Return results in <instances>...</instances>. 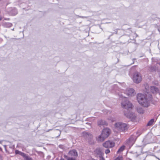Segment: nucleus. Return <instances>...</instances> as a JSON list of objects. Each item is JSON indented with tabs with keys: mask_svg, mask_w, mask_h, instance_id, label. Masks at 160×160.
Here are the masks:
<instances>
[{
	"mask_svg": "<svg viewBox=\"0 0 160 160\" xmlns=\"http://www.w3.org/2000/svg\"><path fill=\"white\" fill-rule=\"evenodd\" d=\"M137 98L140 104L143 107H147L149 106L148 101L144 95L139 93L137 95Z\"/></svg>",
	"mask_w": 160,
	"mask_h": 160,
	"instance_id": "nucleus-1",
	"label": "nucleus"
},
{
	"mask_svg": "<svg viewBox=\"0 0 160 160\" xmlns=\"http://www.w3.org/2000/svg\"><path fill=\"white\" fill-rule=\"evenodd\" d=\"M111 132L110 130L108 128L104 129L101 134L97 138V140L99 142H102L108 137Z\"/></svg>",
	"mask_w": 160,
	"mask_h": 160,
	"instance_id": "nucleus-2",
	"label": "nucleus"
},
{
	"mask_svg": "<svg viewBox=\"0 0 160 160\" xmlns=\"http://www.w3.org/2000/svg\"><path fill=\"white\" fill-rule=\"evenodd\" d=\"M128 127L127 124L122 122H117L114 125V130L115 131H124L128 129Z\"/></svg>",
	"mask_w": 160,
	"mask_h": 160,
	"instance_id": "nucleus-3",
	"label": "nucleus"
},
{
	"mask_svg": "<svg viewBox=\"0 0 160 160\" xmlns=\"http://www.w3.org/2000/svg\"><path fill=\"white\" fill-rule=\"evenodd\" d=\"M132 79L134 82L136 83H138L141 81L142 78L139 73L136 72L134 74Z\"/></svg>",
	"mask_w": 160,
	"mask_h": 160,
	"instance_id": "nucleus-4",
	"label": "nucleus"
},
{
	"mask_svg": "<svg viewBox=\"0 0 160 160\" xmlns=\"http://www.w3.org/2000/svg\"><path fill=\"white\" fill-rule=\"evenodd\" d=\"M121 105L123 108L126 109L131 108L132 105L129 101L125 99L121 103Z\"/></svg>",
	"mask_w": 160,
	"mask_h": 160,
	"instance_id": "nucleus-5",
	"label": "nucleus"
},
{
	"mask_svg": "<svg viewBox=\"0 0 160 160\" xmlns=\"http://www.w3.org/2000/svg\"><path fill=\"white\" fill-rule=\"evenodd\" d=\"M115 145L114 142L111 141H108L105 142L103 144V146L105 148H112Z\"/></svg>",
	"mask_w": 160,
	"mask_h": 160,
	"instance_id": "nucleus-6",
	"label": "nucleus"
},
{
	"mask_svg": "<svg viewBox=\"0 0 160 160\" xmlns=\"http://www.w3.org/2000/svg\"><path fill=\"white\" fill-rule=\"evenodd\" d=\"M125 115L132 121H134L135 119L136 118L135 115L132 112L129 111L128 113H125Z\"/></svg>",
	"mask_w": 160,
	"mask_h": 160,
	"instance_id": "nucleus-7",
	"label": "nucleus"
},
{
	"mask_svg": "<svg viewBox=\"0 0 160 160\" xmlns=\"http://www.w3.org/2000/svg\"><path fill=\"white\" fill-rule=\"evenodd\" d=\"M94 154L97 157H101L103 155V153L100 148H97L94 151Z\"/></svg>",
	"mask_w": 160,
	"mask_h": 160,
	"instance_id": "nucleus-8",
	"label": "nucleus"
},
{
	"mask_svg": "<svg viewBox=\"0 0 160 160\" xmlns=\"http://www.w3.org/2000/svg\"><path fill=\"white\" fill-rule=\"evenodd\" d=\"M134 90L132 88L127 89L125 91V93L129 96L133 95L134 94Z\"/></svg>",
	"mask_w": 160,
	"mask_h": 160,
	"instance_id": "nucleus-9",
	"label": "nucleus"
},
{
	"mask_svg": "<svg viewBox=\"0 0 160 160\" xmlns=\"http://www.w3.org/2000/svg\"><path fill=\"white\" fill-rule=\"evenodd\" d=\"M68 155L71 157H75L77 156V153L76 150H72L69 151Z\"/></svg>",
	"mask_w": 160,
	"mask_h": 160,
	"instance_id": "nucleus-10",
	"label": "nucleus"
},
{
	"mask_svg": "<svg viewBox=\"0 0 160 160\" xmlns=\"http://www.w3.org/2000/svg\"><path fill=\"white\" fill-rule=\"evenodd\" d=\"M150 89L151 92L153 93H156L158 91V88L154 86L151 87Z\"/></svg>",
	"mask_w": 160,
	"mask_h": 160,
	"instance_id": "nucleus-11",
	"label": "nucleus"
},
{
	"mask_svg": "<svg viewBox=\"0 0 160 160\" xmlns=\"http://www.w3.org/2000/svg\"><path fill=\"white\" fill-rule=\"evenodd\" d=\"M98 124L99 125H107V123L105 121L100 120L98 122Z\"/></svg>",
	"mask_w": 160,
	"mask_h": 160,
	"instance_id": "nucleus-12",
	"label": "nucleus"
},
{
	"mask_svg": "<svg viewBox=\"0 0 160 160\" xmlns=\"http://www.w3.org/2000/svg\"><path fill=\"white\" fill-rule=\"evenodd\" d=\"M137 111L140 113H144V111L143 109L141 108L138 107L137 108Z\"/></svg>",
	"mask_w": 160,
	"mask_h": 160,
	"instance_id": "nucleus-13",
	"label": "nucleus"
},
{
	"mask_svg": "<svg viewBox=\"0 0 160 160\" xmlns=\"http://www.w3.org/2000/svg\"><path fill=\"white\" fill-rule=\"evenodd\" d=\"M125 147L124 146H121L118 150L117 153H119L122 152L125 149Z\"/></svg>",
	"mask_w": 160,
	"mask_h": 160,
	"instance_id": "nucleus-14",
	"label": "nucleus"
},
{
	"mask_svg": "<svg viewBox=\"0 0 160 160\" xmlns=\"http://www.w3.org/2000/svg\"><path fill=\"white\" fill-rule=\"evenodd\" d=\"M154 122V119H151L147 124L148 126H150L152 125Z\"/></svg>",
	"mask_w": 160,
	"mask_h": 160,
	"instance_id": "nucleus-15",
	"label": "nucleus"
},
{
	"mask_svg": "<svg viewBox=\"0 0 160 160\" xmlns=\"http://www.w3.org/2000/svg\"><path fill=\"white\" fill-rule=\"evenodd\" d=\"M115 160H122V157H118Z\"/></svg>",
	"mask_w": 160,
	"mask_h": 160,
	"instance_id": "nucleus-16",
	"label": "nucleus"
},
{
	"mask_svg": "<svg viewBox=\"0 0 160 160\" xmlns=\"http://www.w3.org/2000/svg\"><path fill=\"white\" fill-rule=\"evenodd\" d=\"M15 152L16 154H20V153H21V152L19 151L18 150H16L15 151Z\"/></svg>",
	"mask_w": 160,
	"mask_h": 160,
	"instance_id": "nucleus-17",
	"label": "nucleus"
},
{
	"mask_svg": "<svg viewBox=\"0 0 160 160\" xmlns=\"http://www.w3.org/2000/svg\"><path fill=\"white\" fill-rule=\"evenodd\" d=\"M110 152V151L109 149H107L105 151V153L106 154L109 153Z\"/></svg>",
	"mask_w": 160,
	"mask_h": 160,
	"instance_id": "nucleus-18",
	"label": "nucleus"
},
{
	"mask_svg": "<svg viewBox=\"0 0 160 160\" xmlns=\"http://www.w3.org/2000/svg\"><path fill=\"white\" fill-rule=\"evenodd\" d=\"M25 160H32V159L30 158L26 157H25Z\"/></svg>",
	"mask_w": 160,
	"mask_h": 160,
	"instance_id": "nucleus-19",
	"label": "nucleus"
},
{
	"mask_svg": "<svg viewBox=\"0 0 160 160\" xmlns=\"http://www.w3.org/2000/svg\"><path fill=\"white\" fill-rule=\"evenodd\" d=\"M20 155H21L23 157H25V154L24 153H23L21 152V153H20Z\"/></svg>",
	"mask_w": 160,
	"mask_h": 160,
	"instance_id": "nucleus-20",
	"label": "nucleus"
},
{
	"mask_svg": "<svg viewBox=\"0 0 160 160\" xmlns=\"http://www.w3.org/2000/svg\"><path fill=\"white\" fill-rule=\"evenodd\" d=\"M100 160H105L104 158H103V156L101 157H100Z\"/></svg>",
	"mask_w": 160,
	"mask_h": 160,
	"instance_id": "nucleus-21",
	"label": "nucleus"
},
{
	"mask_svg": "<svg viewBox=\"0 0 160 160\" xmlns=\"http://www.w3.org/2000/svg\"><path fill=\"white\" fill-rule=\"evenodd\" d=\"M68 160H74V159L72 158H69L68 159Z\"/></svg>",
	"mask_w": 160,
	"mask_h": 160,
	"instance_id": "nucleus-22",
	"label": "nucleus"
},
{
	"mask_svg": "<svg viewBox=\"0 0 160 160\" xmlns=\"http://www.w3.org/2000/svg\"><path fill=\"white\" fill-rule=\"evenodd\" d=\"M87 160H95L94 159H93V158H90V159H88Z\"/></svg>",
	"mask_w": 160,
	"mask_h": 160,
	"instance_id": "nucleus-23",
	"label": "nucleus"
},
{
	"mask_svg": "<svg viewBox=\"0 0 160 160\" xmlns=\"http://www.w3.org/2000/svg\"><path fill=\"white\" fill-rule=\"evenodd\" d=\"M2 19V18L1 17H0V20H1Z\"/></svg>",
	"mask_w": 160,
	"mask_h": 160,
	"instance_id": "nucleus-24",
	"label": "nucleus"
},
{
	"mask_svg": "<svg viewBox=\"0 0 160 160\" xmlns=\"http://www.w3.org/2000/svg\"><path fill=\"white\" fill-rule=\"evenodd\" d=\"M2 19V18L1 17H0V20H1Z\"/></svg>",
	"mask_w": 160,
	"mask_h": 160,
	"instance_id": "nucleus-25",
	"label": "nucleus"
},
{
	"mask_svg": "<svg viewBox=\"0 0 160 160\" xmlns=\"http://www.w3.org/2000/svg\"><path fill=\"white\" fill-rule=\"evenodd\" d=\"M2 149L0 147V150H1Z\"/></svg>",
	"mask_w": 160,
	"mask_h": 160,
	"instance_id": "nucleus-26",
	"label": "nucleus"
},
{
	"mask_svg": "<svg viewBox=\"0 0 160 160\" xmlns=\"http://www.w3.org/2000/svg\"><path fill=\"white\" fill-rule=\"evenodd\" d=\"M2 141H0V143H1Z\"/></svg>",
	"mask_w": 160,
	"mask_h": 160,
	"instance_id": "nucleus-27",
	"label": "nucleus"
},
{
	"mask_svg": "<svg viewBox=\"0 0 160 160\" xmlns=\"http://www.w3.org/2000/svg\"><path fill=\"white\" fill-rule=\"evenodd\" d=\"M60 160H64L63 159H61Z\"/></svg>",
	"mask_w": 160,
	"mask_h": 160,
	"instance_id": "nucleus-28",
	"label": "nucleus"
}]
</instances>
